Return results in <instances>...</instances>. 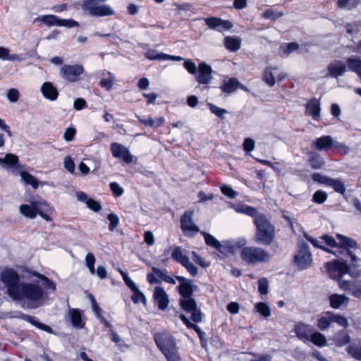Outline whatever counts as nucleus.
<instances>
[{"label": "nucleus", "mask_w": 361, "mask_h": 361, "mask_svg": "<svg viewBox=\"0 0 361 361\" xmlns=\"http://www.w3.org/2000/svg\"><path fill=\"white\" fill-rule=\"evenodd\" d=\"M111 152L114 158L121 159L126 164H130L133 161V156L129 150L120 143L113 142L111 145Z\"/></svg>", "instance_id": "obj_12"}, {"label": "nucleus", "mask_w": 361, "mask_h": 361, "mask_svg": "<svg viewBox=\"0 0 361 361\" xmlns=\"http://www.w3.org/2000/svg\"><path fill=\"white\" fill-rule=\"evenodd\" d=\"M35 276H37L39 279L44 281V286L46 290H51L52 291H55L56 284L52 281H51L47 277L40 274H37Z\"/></svg>", "instance_id": "obj_50"}, {"label": "nucleus", "mask_w": 361, "mask_h": 361, "mask_svg": "<svg viewBox=\"0 0 361 361\" xmlns=\"http://www.w3.org/2000/svg\"><path fill=\"white\" fill-rule=\"evenodd\" d=\"M110 189L116 197L121 196L124 192L123 188L116 182H112L110 183Z\"/></svg>", "instance_id": "obj_62"}, {"label": "nucleus", "mask_w": 361, "mask_h": 361, "mask_svg": "<svg viewBox=\"0 0 361 361\" xmlns=\"http://www.w3.org/2000/svg\"><path fill=\"white\" fill-rule=\"evenodd\" d=\"M37 214L47 221H51V219L46 213L49 211V206L47 202L42 200Z\"/></svg>", "instance_id": "obj_44"}, {"label": "nucleus", "mask_w": 361, "mask_h": 361, "mask_svg": "<svg viewBox=\"0 0 361 361\" xmlns=\"http://www.w3.org/2000/svg\"><path fill=\"white\" fill-rule=\"evenodd\" d=\"M332 322V312L328 311L318 319L317 327L321 331H325L330 327Z\"/></svg>", "instance_id": "obj_29"}, {"label": "nucleus", "mask_w": 361, "mask_h": 361, "mask_svg": "<svg viewBox=\"0 0 361 361\" xmlns=\"http://www.w3.org/2000/svg\"><path fill=\"white\" fill-rule=\"evenodd\" d=\"M184 67L192 75H196L197 73L198 68H197L196 64L190 60H186L184 62Z\"/></svg>", "instance_id": "obj_60"}, {"label": "nucleus", "mask_w": 361, "mask_h": 361, "mask_svg": "<svg viewBox=\"0 0 361 361\" xmlns=\"http://www.w3.org/2000/svg\"><path fill=\"white\" fill-rule=\"evenodd\" d=\"M310 341L315 345L323 347L326 345V338L322 333L312 332L310 335Z\"/></svg>", "instance_id": "obj_38"}, {"label": "nucleus", "mask_w": 361, "mask_h": 361, "mask_svg": "<svg viewBox=\"0 0 361 361\" xmlns=\"http://www.w3.org/2000/svg\"><path fill=\"white\" fill-rule=\"evenodd\" d=\"M154 341L167 361H179L180 360L176 340L172 335L168 333H157L154 335Z\"/></svg>", "instance_id": "obj_4"}, {"label": "nucleus", "mask_w": 361, "mask_h": 361, "mask_svg": "<svg viewBox=\"0 0 361 361\" xmlns=\"http://www.w3.org/2000/svg\"><path fill=\"white\" fill-rule=\"evenodd\" d=\"M294 330L299 339L304 342L310 341V335L312 334V329L310 326L300 323L295 326Z\"/></svg>", "instance_id": "obj_22"}, {"label": "nucleus", "mask_w": 361, "mask_h": 361, "mask_svg": "<svg viewBox=\"0 0 361 361\" xmlns=\"http://www.w3.org/2000/svg\"><path fill=\"white\" fill-rule=\"evenodd\" d=\"M171 257L173 260L180 263L181 265L184 264L185 262L189 259L188 257L183 253V250L180 247L176 246L171 253Z\"/></svg>", "instance_id": "obj_35"}, {"label": "nucleus", "mask_w": 361, "mask_h": 361, "mask_svg": "<svg viewBox=\"0 0 361 361\" xmlns=\"http://www.w3.org/2000/svg\"><path fill=\"white\" fill-rule=\"evenodd\" d=\"M309 162L311 167L314 169H319L324 165L323 158L314 152L310 153Z\"/></svg>", "instance_id": "obj_33"}, {"label": "nucleus", "mask_w": 361, "mask_h": 361, "mask_svg": "<svg viewBox=\"0 0 361 361\" xmlns=\"http://www.w3.org/2000/svg\"><path fill=\"white\" fill-rule=\"evenodd\" d=\"M328 73L326 77L338 78L343 76L347 71V66L341 60H334L329 63L327 66Z\"/></svg>", "instance_id": "obj_13"}, {"label": "nucleus", "mask_w": 361, "mask_h": 361, "mask_svg": "<svg viewBox=\"0 0 361 361\" xmlns=\"http://www.w3.org/2000/svg\"><path fill=\"white\" fill-rule=\"evenodd\" d=\"M107 219L109 221V229L114 231L119 224V217L115 213H110L107 216Z\"/></svg>", "instance_id": "obj_49"}, {"label": "nucleus", "mask_w": 361, "mask_h": 361, "mask_svg": "<svg viewBox=\"0 0 361 361\" xmlns=\"http://www.w3.org/2000/svg\"><path fill=\"white\" fill-rule=\"evenodd\" d=\"M207 106L212 114L221 118H224V115L228 113L227 110L221 109L212 103H207Z\"/></svg>", "instance_id": "obj_47"}, {"label": "nucleus", "mask_w": 361, "mask_h": 361, "mask_svg": "<svg viewBox=\"0 0 361 361\" xmlns=\"http://www.w3.org/2000/svg\"><path fill=\"white\" fill-rule=\"evenodd\" d=\"M133 295H132L131 299L134 303L137 304L141 302L145 305L147 304V300L145 295L138 289V288L133 290Z\"/></svg>", "instance_id": "obj_45"}, {"label": "nucleus", "mask_w": 361, "mask_h": 361, "mask_svg": "<svg viewBox=\"0 0 361 361\" xmlns=\"http://www.w3.org/2000/svg\"><path fill=\"white\" fill-rule=\"evenodd\" d=\"M339 287L342 290L348 291L355 298L361 299V280L355 282L341 280L339 281Z\"/></svg>", "instance_id": "obj_17"}, {"label": "nucleus", "mask_w": 361, "mask_h": 361, "mask_svg": "<svg viewBox=\"0 0 361 361\" xmlns=\"http://www.w3.org/2000/svg\"><path fill=\"white\" fill-rule=\"evenodd\" d=\"M325 267L330 273L337 272L339 277H342L347 274L355 278L360 276V273L352 271L350 266L344 261L334 260L332 262H327L325 264Z\"/></svg>", "instance_id": "obj_8"}, {"label": "nucleus", "mask_w": 361, "mask_h": 361, "mask_svg": "<svg viewBox=\"0 0 361 361\" xmlns=\"http://www.w3.org/2000/svg\"><path fill=\"white\" fill-rule=\"evenodd\" d=\"M332 146L333 139L330 135L319 137L312 143V147L319 151L327 150Z\"/></svg>", "instance_id": "obj_25"}, {"label": "nucleus", "mask_w": 361, "mask_h": 361, "mask_svg": "<svg viewBox=\"0 0 361 361\" xmlns=\"http://www.w3.org/2000/svg\"><path fill=\"white\" fill-rule=\"evenodd\" d=\"M294 262L298 269L304 270L309 268L312 262V256L309 245L302 242L298 245V251L294 256Z\"/></svg>", "instance_id": "obj_7"}, {"label": "nucleus", "mask_w": 361, "mask_h": 361, "mask_svg": "<svg viewBox=\"0 0 361 361\" xmlns=\"http://www.w3.org/2000/svg\"><path fill=\"white\" fill-rule=\"evenodd\" d=\"M359 4V0H338V6L341 8L351 10Z\"/></svg>", "instance_id": "obj_41"}, {"label": "nucleus", "mask_w": 361, "mask_h": 361, "mask_svg": "<svg viewBox=\"0 0 361 361\" xmlns=\"http://www.w3.org/2000/svg\"><path fill=\"white\" fill-rule=\"evenodd\" d=\"M84 71L83 67L80 65H64L60 69L61 76L70 82H75Z\"/></svg>", "instance_id": "obj_10"}, {"label": "nucleus", "mask_w": 361, "mask_h": 361, "mask_svg": "<svg viewBox=\"0 0 361 361\" xmlns=\"http://www.w3.org/2000/svg\"><path fill=\"white\" fill-rule=\"evenodd\" d=\"M204 20L210 29L219 32L230 30L233 27V23L231 21L216 17L207 18H205Z\"/></svg>", "instance_id": "obj_14"}, {"label": "nucleus", "mask_w": 361, "mask_h": 361, "mask_svg": "<svg viewBox=\"0 0 361 361\" xmlns=\"http://www.w3.org/2000/svg\"><path fill=\"white\" fill-rule=\"evenodd\" d=\"M347 68L358 74H361V59L356 56H353L347 59Z\"/></svg>", "instance_id": "obj_27"}, {"label": "nucleus", "mask_w": 361, "mask_h": 361, "mask_svg": "<svg viewBox=\"0 0 361 361\" xmlns=\"http://www.w3.org/2000/svg\"><path fill=\"white\" fill-rule=\"evenodd\" d=\"M274 69H276L274 68ZM273 68H267L264 72L263 80L270 87H273L276 83V78L272 73Z\"/></svg>", "instance_id": "obj_39"}, {"label": "nucleus", "mask_w": 361, "mask_h": 361, "mask_svg": "<svg viewBox=\"0 0 361 361\" xmlns=\"http://www.w3.org/2000/svg\"><path fill=\"white\" fill-rule=\"evenodd\" d=\"M179 303L181 308L188 313L197 307L196 301L192 297L180 298Z\"/></svg>", "instance_id": "obj_32"}, {"label": "nucleus", "mask_w": 361, "mask_h": 361, "mask_svg": "<svg viewBox=\"0 0 361 361\" xmlns=\"http://www.w3.org/2000/svg\"><path fill=\"white\" fill-rule=\"evenodd\" d=\"M312 179L314 182H317L327 186L330 178L325 176L321 173H314L312 176Z\"/></svg>", "instance_id": "obj_59"}, {"label": "nucleus", "mask_w": 361, "mask_h": 361, "mask_svg": "<svg viewBox=\"0 0 361 361\" xmlns=\"http://www.w3.org/2000/svg\"><path fill=\"white\" fill-rule=\"evenodd\" d=\"M182 266H183L192 276H195L198 273L197 267L190 262L189 259L184 264H182Z\"/></svg>", "instance_id": "obj_61"}, {"label": "nucleus", "mask_w": 361, "mask_h": 361, "mask_svg": "<svg viewBox=\"0 0 361 361\" xmlns=\"http://www.w3.org/2000/svg\"><path fill=\"white\" fill-rule=\"evenodd\" d=\"M176 279L180 283L177 289L181 298L192 297L194 291L197 289V286L193 285L192 281L180 276H176Z\"/></svg>", "instance_id": "obj_11"}, {"label": "nucleus", "mask_w": 361, "mask_h": 361, "mask_svg": "<svg viewBox=\"0 0 361 361\" xmlns=\"http://www.w3.org/2000/svg\"><path fill=\"white\" fill-rule=\"evenodd\" d=\"M255 309L264 317H268L271 314V310L269 305L265 302H258L255 305Z\"/></svg>", "instance_id": "obj_42"}, {"label": "nucleus", "mask_w": 361, "mask_h": 361, "mask_svg": "<svg viewBox=\"0 0 361 361\" xmlns=\"http://www.w3.org/2000/svg\"><path fill=\"white\" fill-rule=\"evenodd\" d=\"M347 352L353 358L361 361V346L351 344L347 348Z\"/></svg>", "instance_id": "obj_40"}, {"label": "nucleus", "mask_w": 361, "mask_h": 361, "mask_svg": "<svg viewBox=\"0 0 361 361\" xmlns=\"http://www.w3.org/2000/svg\"><path fill=\"white\" fill-rule=\"evenodd\" d=\"M153 298L160 310L164 311L168 307L169 298L168 294L163 288L160 286H156L154 288Z\"/></svg>", "instance_id": "obj_16"}, {"label": "nucleus", "mask_w": 361, "mask_h": 361, "mask_svg": "<svg viewBox=\"0 0 361 361\" xmlns=\"http://www.w3.org/2000/svg\"><path fill=\"white\" fill-rule=\"evenodd\" d=\"M201 234L204 236L205 243L208 246L212 247L223 254L226 253V250L228 248V247H227L226 242H225L224 244H221L213 235L204 231L201 232Z\"/></svg>", "instance_id": "obj_20"}, {"label": "nucleus", "mask_w": 361, "mask_h": 361, "mask_svg": "<svg viewBox=\"0 0 361 361\" xmlns=\"http://www.w3.org/2000/svg\"><path fill=\"white\" fill-rule=\"evenodd\" d=\"M63 166L71 173H75V163L70 156H67L64 158Z\"/></svg>", "instance_id": "obj_58"}, {"label": "nucleus", "mask_w": 361, "mask_h": 361, "mask_svg": "<svg viewBox=\"0 0 361 361\" xmlns=\"http://www.w3.org/2000/svg\"><path fill=\"white\" fill-rule=\"evenodd\" d=\"M34 21H40L48 26H58L59 17L54 15H43L37 17Z\"/></svg>", "instance_id": "obj_34"}, {"label": "nucleus", "mask_w": 361, "mask_h": 361, "mask_svg": "<svg viewBox=\"0 0 361 361\" xmlns=\"http://www.w3.org/2000/svg\"><path fill=\"white\" fill-rule=\"evenodd\" d=\"M145 56L147 59L150 60H163L164 57L166 56H165V54L158 53L154 49L148 50L146 52Z\"/></svg>", "instance_id": "obj_52"}, {"label": "nucleus", "mask_w": 361, "mask_h": 361, "mask_svg": "<svg viewBox=\"0 0 361 361\" xmlns=\"http://www.w3.org/2000/svg\"><path fill=\"white\" fill-rule=\"evenodd\" d=\"M40 201H32L30 204H21L19 207L20 213L24 216L29 219H35L37 214V212L39 209V207L41 204Z\"/></svg>", "instance_id": "obj_19"}, {"label": "nucleus", "mask_w": 361, "mask_h": 361, "mask_svg": "<svg viewBox=\"0 0 361 361\" xmlns=\"http://www.w3.org/2000/svg\"><path fill=\"white\" fill-rule=\"evenodd\" d=\"M19 96V92L14 88L10 89L7 92V98L11 102H16Z\"/></svg>", "instance_id": "obj_63"}, {"label": "nucleus", "mask_w": 361, "mask_h": 361, "mask_svg": "<svg viewBox=\"0 0 361 361\" xmlns=\"http://www.w3.org/2000/svg\"><path fill=\"white\" fill-rule=\"evenodd\" d=\"M221 191L224 195L231 199L235 198L238 195V193L234 191L231 186L227 185H222L221 187Z\"/></svg>", "instance_id": "obj_57"}, {"label": "nucleus", "mask_w": 361, "mask_h": 361, "mask_svg": "<svg viewBox=\"0 0 361 361\" xmlns=\"http://www.w3.org/2000/svg\"><path fill=\"white\" fill-rule=\"evenodd\" d=\"M71 322L77 329L84 327L85 323L82 322L81 312L78 309H70L68 312Z\"/></svg>", "instance_id": "obj_26"}, {"label": "nucleus", "mask_w": 361, "mask_h": 361, "mask_svg": "<svg viewBox=\"0 0 361 361\" xmlns=\"http://www.w3.org/2000/svg\"><path fill=\"white\" fill-rule=\"evenodd\" d=\"M304 237L307 240L310 242L314 247L319 248L326 252H332L329 248L324 246L323 244H326L330 247H341L347 250V254L350 257L352 262L355 263V266L358 265L357 262L360 259L353 253L350 249H358L359 246L357 243L353 238L338 233L336 234V238L339 242L336 243V240L329 235H323L318 238H314L305 233Z\"/></svg>", "instance_id": "obj_1"}, {"label": "nucleus", "mask_w": 361, "mask_h": 361, "mask_svg": "<svg viewBox=\"0 0 361 361\" xmlns=\"http://www.w3.org/2000/svg\"><path fill=\"white\" fill-rule=\"evenodd\" d=\"M334 345L341 348L350 342V336L345 329H341L334 334L331 338Z\"/></svg>", "instance_id": "obj_23"}, {"label": "nucleus", "mask_w": 361, "mask_h": 361, "mask_svg": "<svg viewBox=\"0 0 361 361\" xmlns=\"http://www.w3.org/2000/svg\"><path fill=\"white\" fill-rule=\"evenodd\" d=\"M305 114L312 117L314 120H319L321 114V107L319 102L313 98L310 99L305 105Z\"/></svg>", "instance_id": "obj_21"}, {"label": "nucleus", "mask_w": 361, "mask_h": 361, "mask_svg": "<svg viewBox=\"0 0 361 361\" xmlns=\"http://www.w3.org/2000/svg\"><path fill=\"white\" fill-rule=\"evenodd\" d=\"M194 212L192 210L186 211L180 218V226L185 235L194 236L197 234L200 229L192 221Z\"/></svg>", "instance_id": "obj_9"}, {"label": "nucleus", "mask_w": 361, "mask_h": 361, "mask_svg": "<svg viewBox=\"0 0 361 361\" xmlns=\"http://www.w3.org/2000/svg\"><path fill=\"white\" fill-rule=\"evenodd\" d=\"M227 248L226 250V252H233L234 249L237 247H245V245L247 244V240L244 238L239 239L235 243H231L230 242H226Z\"/></svg>", "instance_id": "obj_51"}, {"label": "nucleus", "mask_w": 361, "mask_h": 361, "mask_svg": "<svg viewBox=\"0 0 361 361\" xmlns=\"http://www.w3.org/2000/svg\"><path fill=\"white\" fill-rule=\"evenodd\" d=\"M240 39L237 37H226L224 39V44L227 49L235 52L240 48Z\"/></svg>", "instance_id": "obj_30"}, {"label": "nucleus", "mask_w": 361, "mask_h": 361, "mask_svg": "<svg viewBox=\"0 0 361 361\" xmlns=\"http://www.w3.org/2000/svg\"><path fill=\"white\" fill-rule=\"evenodd\" d=\"M349 298L345 295L331 294L329 296L330 306L334 309H338L343 304L348 303Z\"/></svg>", "instance_id": "obj_28"}, {"label": "nucleus", "mask_w": 361, "mask_h": 361, "mask_svg": "<svg viewBox=\"0 0 361 361\" xmlns=\"http://www.w3.org/2000/svg\"><path fill=\"white\" fill-rule=\"evenodd\" d=\"M327 186L331 187L336 192L343 195L345 192V185L343 182L339 179H329Z\"/></svg>", "instance_id": "obj_37"}, {"label": "nucleus", "mask_w": 361, "mask_h": 361, "mask_svg": "<svg viewBox=\"0 0 361 361\" xmlns=\"http://www.w3.org/2000/svg\"><path fill=\"white\" fill-rule=\"evenodd\" d=\"M254 224L257 228L255 241L264 245L272 244L276 237L274 225L271 224L265 215L257 216Z\"/></svg>", "instance_id": "obj_3"}, {"label": "nucleus", "mask_w": 361, "mask_h": 361, "mask_svg": "<svg viewBox=\"0 0 361 361\" xmlns=\"http://www.w3.org/2000/svg\"><path fill=\"white\" fill-rule=\"evenodd\" d=\"M18 162V158L13 154H7L4 158L0 157V164H5L11 167L14 166Z\"/></svg>", "instance_id": "obj_43"}, {"label": "nucleus", "mask_w": 361, "mask_h": 361, "mask_svg": "<svg viewBox=\"0 0 361 361\" xmlns=\"http://www.w3.org/2000/svg\"><path fill=\"white\" fill-rule=\"evenodd\" d=\"M326 199L327 194L322 190H317L313 195V201L317 204L324 203Z\"/></svg>", "instance_id": "obj_55"}, {"label": "nucleus", "mask_w": 361, "mask_h": 361, "mask_svg": "<svg viewBox=\"0 0 361 361\" xmlns=\"http://www.w3.org/2000/svg\"><path fill=\"white\" fill-rule=\"evenodd\" d=\"M332 322L338 324L339 326L346 328L348 326V319L339 314H335L332 312Z\"/></svg>", "instance_id": "obj_53"}, {"label": "nucleus", "mask_w": 361, "mask_h": 361, "mask_svg": "<svg viewBox=\"0 0 361 361\" xmlns=\"http://www.w3.org/2000/svg\"><path fill=\"white\" fill-rule=\"evenodd\" d=\"M283 16L281 11H275L271 9L266 10L262 14V18L265 19L276 20Z\"/></svg>", "instance_id": "obj_46"}, {"label": "nucleus", "mask_w": 361, "mask_h": 361, "mask_svg": "<svg viewBox=\"0 0 361 361\" xmlns=\"http://www.w3.org/2000/svg\"><path fill=\"white\" fill-rule=\"evenodd\" d=\"M76 133V130L74 128H68L63 133V138L66 141L70 142L73 140Z\"/></svg>", "instance_id": "obj_64"}, {"label": "nucleus", "mask_w": 361, "mask_h": 361, "mask_svg": "<svg viewBox=\"0 0 361 361\" xmlns=\"http://www.w3.org/2000/svg\"><path fill=\"white\" fill-rule=\"evenodd\" d=\"M11 318H18L29 322L37 328L43 330L47 333L51 334L52 329L50 326H47L45 324L39 322L36 317L25 314L21 312H17L16 314L11 316Z\"/></svg>", "instance_id": "obj_18"}, {"label": "nucleus", "mask_w": 361, "mask_h": 361, "mask_svg": "<svg viewBox=\"0 0 361 361\" xmlns=\"http://www.w3.org/2000/svg\"><path fill=\"white\" fill-rule=\"evenodd\" d=\"M44 296V289L38 283L22 282L13 300H27V307L35 309L42 305Z\"/></svg>", "instance_id": "obj_2"}, {"label": "nucleus", "mask_w": 361, "mask_h": 361, "mask_svg": "<svg viewBox=\"0 0 361 361\" xmlns=\"http://www.w3.org/2000/svg\"><path fill=\"white\" fill-rule=\"evenodd\" d=\"M78 23L73 19H61L59 18L58 26L71 28L73 27H78Z\"/></svg>", "instance_id": "obj_56"}, {"label": "nucleus", "mask_w": 361, "mask_h": 361, "mask_svg": "<svg viewBox=\"0 0 361 361\" xmlns=\"http://www.w3.org/2000/svg\"><path fill=\"white\" fill-rule=\"evenodd\" d=\"M197 72L195 78L200 84H209L212 80V67L206 63L201 62L199 64Z\"/></svg>", "instance_id": "obj_15"}, {"label": "nucleus", "mask_w": 361, "mask_h": 361, "mask_svg": "<svg viewBox=\"0 0 361 361\" xmlns=\"http://www.w3.org/2000/svg\"><path fill=\"white\" fill-rule=\"evenodd\" d=\"M241 259L246 264L257 265L269 262L271 259L270 253L257 246H246L241 248L240 252Z\"/></svg>", "instance_id": "obj_5"}, {"label": "nucleus", "mask_w": 361, "mask_h": 361, "mask_svg": "<svg viewBox=\"0 0 361 361\" xmlns=\"http://www.w3.org/2000/svg\"><path fill=\"white\" fill-rule=\"evenodd\" d=\"M114 80L115 76L112 75L111 73H109V78H103L100 81V85L106 90H110L113 87V85L114 84Z\"/></svg>", "instance_id": "obj_48"}, {"label": "nucleus", "mask_w": 361, "mask_h": 361, "mask_svg": "<svg viewBox=\"0 0 361 361\" xmlns=\"http://www.w3.org/2000/svg\"><path fill=\"white\" fill-rule=\"evenodd\" d=\"M22 180H23L25 184L30 185L35 189H37L39 186L38 180L33 176L32 174L29 173L27 171H23L20 173Z\"/></svg>", "instance_id": "obj_36"}, {"label": "nucleus", "mask_w": 361, "mask_h": 361, "mask_svg": "<svg viewBox=\"0 0 361 361\" xmlns=\"http://www.w3.org/2000/svg\"><path fill=\"white\" fill-rule=\"evenodd\" d=\"M40 90L42 95L50 101H55L58 97V90L51 82H44Z\"/></svg>", "instance_id": "obj_24"}, {"label": "nucleus", "mask_w": 361, "mask_h": 361, "mask_svg": "<svg viewBox=\"0 0 361 361\" xmlns=\"http://www.w3.org/2000/svg\"><path fill=\"white\" fill-rule=\"evenodd\" d=\"M0 279L6 288V293L13 300L22 283L18 274L13 269H6L1 273Z\"/></svg>", "instance_id": "obj_6"}, {"label": "nucleus", "mask_w": 361, "mask_h": 361, "mask_svg": "<svg viewBox=\"0 0 361 361\" xmlns=\"http://www.w3.org/2000/svg\"><path fill=\"white\" fill-rule=\"evenodd\" d=\"M239 81L236 78H232L223 84V85L221 87V90L224 92L230 94L235 92L239 87Z\"/></svg>", "instance_id": "obj_31"}, {"label": "nucleus", "mask_w": 361, "mask_h": 361, "mask_svg": "<svg viewBox=\"0 0 361 361\" xmlns=\"http://www.w3.org/2000/svg\"><path fill=\"white\" fill-rule=\"evenodd\" d=\"M269 283L266 278H261L258 281V290L262 295H266L268 293Z\"/></svg>", "instance_id": "obj_54"}]
</instances>
